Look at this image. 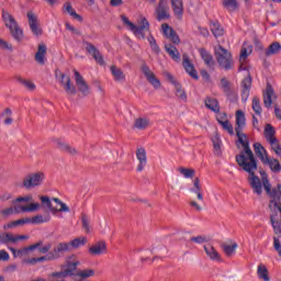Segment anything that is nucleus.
<instances>
[{
    "label": "nucleus",
    "instance_id": "obj_49",
    "mask_svg": "<svg viewBox=\"0 0 281 281\" xmlns=\"http://www.w3.org/2000/svg\"><path fill=\"white\" fill-rule=\"evenodd\" d=\"M257 274L259 276V278L261 280H265V281H269V270L267 269L266 266H258V270H257Z\"/></svg>",
    "mask_w": 281,
    "mask_h": 281
},
{
    "label": "nucleus",
    "instance_id": "obj_17",
    "mask_svg": "<svg viewBox=\"0 0 281 281\" xmlns=\"http://www.w3.org/2000/svg\"><path fill=\"white\" fill-rule=\"evenodd\" d=\"M136 159H138L137 172H143L144 168H146V164H148V157L146 156V149L140 147L136 150Z\"/></svg>",
    "mask_w": 281,
    "mask_h": 281
},
{
    "label": "nucleus",
    "instance_id": "obj_53",
    "mask_svg": "<svg viewBox=\"0 0 281 281\" xmlns=\"http://www.w3.org/2000/svg\"><path fill=\"white\" fill-rule=\"evenodd\" d=\"M218 124H221L222 128H224V131H227V133H229V135H234V126H232V123H229V121H222L221 119H217Z\"/></svg>",
    "mask_w": 281,
    "mask_h": 281
},
{
    "label": "nucleus",
    "instance_id": "obj_37",
    "mask_svg": "<svg viewBox=\"0 0 281 281\" xmlns=\"http://www.w3.org/2000/svg\"><path fill=\"white\" fill-rule=\"evenodd\" d=\"M200 55L206 66L214 67V56L210 52L205 50V48H200Z\"/></svg>",
    "mask_w": 281,
    "mask_h": 281
},
{
    "label": "nucleus",
    "instance_id": "obj_42",
    "mask_svg": "<svg viewBox=\"0 0 281 281\" xmlns=\"http://www.w3.org/2000/svg\"><path fill=\"white\" fill-rule=\"evenodd\" d=\"M70 251L74 249H78L80 247H83V245H87V237L81 236L72 239L70 243Z\"/></svg>",
    "mask_w": 281,
    "mask_h": 281
},
{
    "label": "nucleus",
    "instance_id": "obj_61",
    "mask_svg": "<svg viewBox=\"0 0 281 281\" xmlns=\"http://www.w3.org/2000/svg\"><path fill=\"white\" fill-rule=\"evenodd\" d=\"M249 54H251V50H249V53H248L247 48H241L240 56H239L240 63H245V60H247V57L249 56Z\"/></svg>",
    "mask_w": 281,
    "mask_h": 281
},
{
    "label": "nucleus",
    "instance_id": "obj_9",
    "mask_svg": "<svg viewBox=\"0 0 281 281\" xmlns=\"http://www.w3.org/2000/svg\"><path fill=\"white\" fill-rule=\"evenodd\" d=\"M41 207L38 203H31L29 206H18V207H8L2 210V216L7 218V216H12V214H19V212H36Z\"/></svg>",
    "mask_w": 281,
    "mask_h": 281
},
{
    "label": "nucleus",
    "instance_id": "obj_15",
    "mask_svg": "<svg viewBox=\"0 0 281 281\" xmlns=\"http://www.w3.org/2000/svg\"><path fill=\"white\" fill-rule=\"evenodd\" d=\"M157 21H164L165 19H170L168 13V0H160L158 7L156 8Z\"/></svg>",
    "mask_w": 281,
    "mask_h": 281
},
{
    "label": "nucleus",
    "instance_id": "obj_58",
    "mask_svg": "<svg viewBox=\"0 0 281 281\" xmlns=\"http://www.w3.org/2000/svg\"><path fill=\"white\" fill-rule=\"evenodd\" d=\"M191 243H195L196 245H203V243H207V238L205 236H196V237H191Z\"/></svg>",
    "mask_w": 281,
    "mask_h": 281
},
{
    "label": "nucleus",
    "instance_id": "obj_51",
    "mask_svg": "<svg viewBox=\"0 0 281 281\" xmlns=\"http://www.w3.org/2000/svg\"><path fill=\"white\" fill-rule=\"evenodd\" d=\"M252 111H255L256 115H262V106L258 97L252 98Z\"/></svg>",
    "mask_w": 281,
    "mask_h": 281
},
{
    "label": "nucleus",
    "instance_id": "obj_41",
    "mask_svg": "<svg viewBox=\"0 0 281 281\" xmlns=\"http://www.w3.org/2000/svg\"><path fill=\"white\" fill-rule=\"evenodd\" d=\"M212 142L214 147V155H216V157H221V155H223V151L221 150V146H223V142H221V137L218 136V134H215L212 137Z\"/></svg>",
    "mask_w": 281,
    "mask_h": 281
},
{
    "label": "nucleus",
    "instance_id": "obj_60",
    "mask_svg": "<svg viewBox=\"0 0 281 281\" xmlns=\"http://www.w3.org/2000/svg\"><path fill=\"white\" fill-rule=\"evenodd\" d=\"M273 247L281 258V243L278 237H273Z\"/></svg>",
    "mask_w": 281,
    "mask_h": 281
},
{
    "label": "nucleus",
    "instance_id": "obj_12",
    "mask_svg": "<svg viewBox=\"0 0 281 281\" xmlns=\"http://www.w3.org/2000/svg\"><path fill=\"white\" fill-rule=\"evenodd\" d=\"M53 143L55 144L56 148H58V150H61V153H67L68 155H71L72 157H76V155H78V149H76L71 145L65 143L60 138H53Z\"/></svg>",
    "mask_w": 281,
    "mask_h": 281
},
{
    "label": "nucleus",
    "instance_id": "obj_11",
    "mask_svg": "<svg viewBox=\"0 0 281 281\" xmlns=\"http://www.w3.org/2000/svg\"><path fill=\"white\" fill-rule=\"evenodd\" d=\"M26 16L32 34H34V36H43V29L41 27V24H38V16L32 11L27 12Z\"/></svg>",
    "mask_w": 281,
    "mask_h": 281
},
{
    "label": "nucleus",
    "instance_id": "obj_56",
    "mask_svg": "<svg viewBox=\"0 0 281 281\" xmlns=\"http://www.w3.org/2000/svg\"><path fill=\"white\" fill-rule=\"evenodd\" d=\"M45 260H58V256H54V254L50 251L46 256L37 258V262H45Z\"/></svg>",
    "mask_w": 281,
    "mask_h": 281
},
{
    "label": "nucleus",
    "instance_id": "obj_3",
    "mask_svg": "<svg viewBox=\"0 0 281 281\" xmlns=\"http://www.w3.org/2000/svg\"><path fill=\"white\" fill-rule=\"evenodd\" d=\"M121 20L123 21L124 25H127L128 30L133 32V34L144 41L146 38V33L150 32V23L146 18H140L138 26L135 25L126 15H121Z\"/></svg>",
    "mask_w": 281,
    "mask_h": 281
},
{
    "label": "nucleus",
    "instance_id": "obj_20",
    "mask_svg": "<svg viewBox=\"0 0 281 281\" xmlns=\"http://www.w3.org/2000/svg\"><path fill=\"white\" fill-rule=\"evenodd\" d=\"M182 58V66L186 69L187 74H189V76H191L193 80H199V74L196 72V69H194V65L190 63V58L188 57V55H183Z\"/></svg>",
    "mask_w": 281,
    "mask_h": 281
},
{
    "label": "nucleus",
    "instance_id": "obj_40",
    "mask_svg": "<svg viewBox=\"0 0 281 281\" xmlns=\"http://www.w3.org/2000/svg\"><path fill=\"white\" fill-rule=\"evenodd\" d=\"M263 135L268 143L278 139L276 137V128H273L271 124L266 125Z\"/></svg>",
    "mask_w": 281,
    "mask_h": 281
},
{
    "label": "nucleus",
    "instance_id": "obj_6",
    "mask_svg": "<svg viewBox=\"0 0 281 281\" xmlns=\"http://www.w3.org/2000/svg\"><path fill=\"white\" fill-rule=\"evenodd\" d=\"M44 181H45V172L35 171L25 176V178L22 181V186L26 190H32V188H38L43 186Z\"/></svg>",
    "mask_w": 281,
    "mask_h": 281
},
{
    "label": "nucleus",
    "instance_id": "obj_25",
    "mask_svg": "<svg viewBox=\"0 0 281 281\" xmlns=\"http://www.w3.org/2000/svg\"><path fill=\"white\" fill-rule=\"evenodd\" d=\"M150 126V119L148 117H137L134 120L133 128L136 131H146Z\"/></svg>",
    "mask_w": 281,
    "mask_h": 281
},
{
    "label": "nucleus",
    "instance_id": "obj_5",
    "mask_svg": "<svg viewBox=\"0 0 281 281\" xmlns=\"http://www.w3.org/2000/svg\"><path fill=\"white\" fill-rule=\"evenodd\" d=\"M2 19L4 21L5 27H8L11 32V36L15 41H22L23 40V30L19 27V23H16V20L12 14H10L8 11H2Z\"/></svg>",
    "mask_w": 281,
    "mask_h": 281
},
{
    "label": "nucleus",
    "instance_id": "obj_44",
    "mask_svg": "<svg viewBox=\"0 0 281 281\" xmlns=\"http://www.w3.org/2000/svg\"><path fill=\"white\" fill-rule=\"evenodd\" d=\"M222 249L228 258H232V256L236 254V249H238V244L236 243H234L233 245L224 244L222 245Z\"/></svg>",
    "mask_w": 281,
    "mask_h": 281
},
{
    "label": "nucleus",
    "instance_id": "obj_33",
    "mask_svg": "<svg viewBox=\"0 0 281 281\" xmlns=\"http://www.w3.org/2000/svg\"><path fill=\"white\" fill-rule=\"evenodd\" d=\"M171 7L173 10V14L181 19L183 16V0H171Z\"/></svg>",
    "mask_w": 281,
    "mask_h": 281
},
{
    "label": "nucleus",
    "instance_id": "obj_64",
    "mask_svg": "<svg viewBox=\"0 0 281 281\" xmlns=\"http://www.w3.org/2000/svg\"><path fill=\"white\" fill-rule=\"evenodd\" d=\"M10 199H12V193L10 192H3L0 194V201L2 202L10 201Z\"/></svg>",
    "mask_w": 281,
    "mask_h": 281
},
{
    "label": "nucleus",
    "instance_id": "obj_43",
    "mask_svg": "<svg viewBox=\"0 0 281 281\" xmlns=\"http://www.w3.org/2000/svg\"><path fill=\"white\" fill-rule=\"evenodd\" d=\"M281 50V45L279 42H274L269 45V47L265 50L266 56H276Z\"/></svg>",
    "mask_w": 281,
    "mask_h": 281
},
{
    "label": "nucleus",
    "instance_id": "obj_62",
    "mask_svg": "<svg viewBox=\"0 0 281 281\" xmlns=\"http://www.w3.org/2000/svg\"><path fill=\"white\" fill-rule=\"evenodd\" d=\"M10 260V254L5 250H0V262H8Z\"/></svg>",
    "mask_w": 281,
    "mask_h": 281
},
{
    "label": "nucleus",
    "instance_id": "obj_29",
    "mask_svg": "<svg viewBox=\"0 0 281 281\" xmlns=\"http://www.w3.org/2000/svg\"><path fill=\"white\" fill-rule=\"evenodd\" d=\"M165 49L167 54L175 60L176 63H179L181 60V54L179 53V49L175 47L172 44H166Z\"/></svg>",
    "mask_w": 281,
    "mask_h": 281
},
{
    "label": "nucleus",
    "instance_id": "obj_52",
    "mask_svg": "<svg viewBox=\"0 0 281 281\" xmlns=\"http://www.w3.org/2000/svg\"><path fill=\"white\" fill-rule=\"evenodd\" d=\"M178 172H180V175H183V177L186 179H192V177H194L196 171H194V169H188L186 167H179Z\"/></svg>",
    "mask_w": 281,
    "mask_h": 281
},
{
    "label": "nucleus",
    "instance_id": "obj_10",
    "mask_svg": "<svg viewBox=\"0 0 281 281\" xmlns=\"http://www.w3.org/2000/svg\"><path fill=\"white\" fill-rule=\"evenodd\" d=\"M140 70L144 74L147 81L154 87V89H161V81L157 78L155 72L150 70V67H148V65L143 64Z\"/></svg>",
    "mask_w": 281,
    "mask_h": 281
},
{
    "label": "nucleus",
    "instance_id": "obj_45",
    "mask_svg": "<svg viewBox=\"0 0 281 281\" xmlns=\"http://www.w3.org/2000/svg\"><path fill=\"white\" fill-rule=\"evenodd\" d=\"M77 278H81V280H87L88 278H93L95 276V270L93 269H83L79 270L76 273Z\"/></svg>",
    "mask_w": 281,
    "mask_h": 281
},
{
    "label": "nucleus",
    "instance_id": "obj_2",
    "mask_svg": "<svg viewBox=\"0 0 281 281\" xmlns=\"http://www.w3.org/2000/svg\"><path fill=\"white\" fill-rule=\"evenodd\" d=\"M248 183L255 194L258 196H262V187L266 190V194L271 196V199H278V189H271V182H269V178H267V173H261V180L256 172L248 173Z\"/></svg>",
    "mask_w": 281,
    "mask_h": 281
},
{
    "label": "nucleus",
    "instance_id": "obj_35",
    "mask_svg": "<svg viewBox=\"0 0 281 281\" xmlns=\"http://www.w3.org/2000/svg\"><path fill=\"white\" fill-rule=\"evenodd\" d=\"M265 166H269L270 170H272V172H280L281 170V165H280V160L276 159V158H267L266 161L262 162Z\"/></svg>",
    "mask_w": 281,
    "mask_h": 281
},
{
    "label": "nucleus",
    "instance_id": "obj_24",
    "mask_svg": "<svg viewBox=\"0 0 281 281\" xmlns=\"http://www.w3.org/2000/svg\"><path fill=\"white\" fill-rule=\"evenodd\" d=\"M273 95H276L273 87H271V85H268L266 91L263 92V105L266 106V109H271V104H273Z\"/></svg>",
    "mask_w": 281,
    "mask_h": 281
},
{
    "label": "nucleus",
    "instance_id": "obj_39",
    "mask_svg": "<svg viewBox=\"0 0 281 281\" xmlns=\"http://www.w3.org/2000/svg\"><path fill=\"white\" fill-rule=\"evenodd\" d=\"M43 245V241H38L36 244H33L29 247H24L18 250V256L19 258H23V256H27V254H30V251H34V249H38V247H41Z\"/></svg>",
    "mask_w": 281,
    "mask_h": 281
},
{
    "label": "nucleus",
    "instance_id": "obj_55",
    "mask_svg": "<svg viewBox=\"0 0 281 281\" xmlns=\"http://www.w3.org/2000/svg\"><path fill=\"white\" fill-rule=\"evenodd\" d=\"M50 277L56 278L55 280H65V278H69L66 270H64V268H61V271L53 272Z\"/></svg>",
    "mask_w": 281,
    "mask_h": 281
},
{
    "label": "nucleus",
    "instance_id": "obj_19",
    "mask_svg": "<svg viewBox=\"0 0 281 281\" xmlns=\"http://www.w3.org/2000/svg\"><path fill=\"white\" fill-rule=\"evenodd\" d=\"M221 87L228 100H236V92L232 89V83L227 78L224 77L221 79Z\"/></svg>",
    "mask_w": 281,
    "mask_h": 281
},
{
    "label": "nucleus",
    "instance_id": "obj_32",
    "mask_svg": "<svg viewBox=\"0 0 281 281\" xmlns=\"http://www.w3.org/2000/svg\"><path fill=\"white\" fill-rule=\"evenodd\" d=\"M64 251H71V246L69 243H59L52 251L53 256H57L60 258V254H64Z\"/></svg>",
    "mask_w": 281,
    "mask_h": 281
},
{
    "label": "nucleus",
    "instance_id": "obj_26",
    "mask_svg": "<svg viewBox=\"0 0 281 281\" xmlns=\"http://www.w3.org/2000/svg\"><path fill=\"white\" fill-rule=\"evenodd\" d=\"M89 254L91 256H101V254H106V243L99 241L89 248Z\"/></svg>",
    "mask_w": 281,
    "mask_h": 281
},
{
    "label": "nucleus",
    "instance_id": "obj_22",
    "mask_svg": "<svg viewBox=\"0 0 281 281\" xmlns=\"http://www.w3.org/2000/svg\"><path fill=\"white\" fill-rule=\"evenodd\" d=\"M204 251L207 258H210V260H213V262H223V259L221 258V254H218V251L216 250V248H214V246L210 244L205 245Z\"/></svg>",
    "mask_w": 281,
    "mask_h": 281
},
{
    "label": "nucleus",
    "instance_id": "obj_1",
    "mask_svg": "<svg viewBox=\"0 0 281 281\" xmlns=\"http://www.w3.org/2000/svg\"><path fill=\"white\" fill-rule=\"evenodd\" d=\"M239 144L243 146V150L239 155L236 156V161L238 166L245 171L251 173L258 170V162L256 161V156H254V151L251 147H249V139L239 140Z\"/></svg>",
    "mask_w": 281,
    "mask_h": 281
},
{
    "label": "nucleus",
    "instance_id": "obj_4",
    "mask_svg": "<svg viewBox=\"0 0 281 281\" xmlns=\"http://www.w3.org/2000/svg\"><path fill=\"white\" fill-rule=\"evenodd\" d=\"M215 58L220 67L225 69V71L233 69L234 58L232 57V53H229V50L225 49L223 46L217 45L215 47Z\"/></svg>",
    "mask_w": 281,
    "mask_h": 281
},
{
    "label": "nucleus",
    "instance_id": "obj_16",
    "mask_svg": "<svg viewBox=\"0 0 281 281\" xmlns=\"http://www.w3.org/2000/svg\"><path fill=\"white\" fill-rule=\"evenodd\" d=\"M80 265V261L76 260V255H72L67 258L66 265L63 266L64 270L66 271L68 277L74 276V272L76 269H78V266Z\"/></svg>",
    "mask_w": 281,
    "mask_h": 281
},
{
    "label": "nucleus",
    "instance_id": "obj_36",
    "mask_svg": "<svg viewBox=\"0 0 281 281\" xmlns=\"http://www.w3.org/2000/svg\"><path fill=\"white\" fill-rule=\"evenodd\" d=\"M210 29L215 38H218V36H223V34H225L223 26H221V24L216 21H211Z\"/></svg>",
    "mask_w": 281,
    "mask_h": 281
},
{
    "label": "nucleus",
    "instance_id": "obj_31",
    "mask_svg": "<svg viewBox=\"0 0 281 281\" xmlns=\"http://www.w3.org/2000/svg\"><path fill=\"white\" fill-rule=\"evenodd\" d=\"M110 71L115 82H125L126 75H124V71H122L121 68H119L117 66H111Z\"/></svg>",
    "mask_w": 281,
    "mask_h": 281
},
{
    "label": "nucleus",
    "instance_id": "obj_57",
    "mask_svg": "<svg viewBox=\"0 0 281 281\" xmlns=\"http://www.w3.org/2000/svg\"><path fill=\"white\" fill-rule=\"evenodd\" d=\"M81 223L83 229L87 232V234H89V232H91V227L89 226V217H87V215H82Z\"/></svg>",
    "mask_w": 281,
    "mask_h": 281
},
{
    "label": "nucleus",
    "instance_id": "obj_59",
    "mask_svg": "<svg viewBox=\"0 0 281 281\" xmlns=\"http://www.w3.org/2000/svg\"><path fill=\"white\" fill-rule=\"evenodd\" d=\"M33 201L32 195L19 196L14 200V203H30Z\"/></svg>",
    "mask_w": 281,
    "mask_h": 281
},
{
    "label": "nucleus",
    "instance_id": "obj_30",
    "mask_svg": "<svg viewBox=\"0 0 281 281\" xmlns=\"http://www.w3.org/2000/svg\"><path fill=\"white\" fill-rule=\"evenodd\" d=\"M63 12H67V14H69L70 16H72V19H75L76 21H80L82 22V15L78 14L76 12V9H74V7L71 5V2H66L63 5Z\"/></svg>",
    "mask_w": 281,
    "mask_h": 281
},
{
    "label": "nucleus",
    "instance_id": "obj_38",
    "mask_svg": "<svg viewBox=\"0 0 281 281\" xmlns=\"http://www.w3.org/2000/svg\"><path fill=\"white\" fill-rule=\"evenodd\" d=\"M52 221V215L46 213L45 215H35L31 218L33 225H42V223H49Z\"/></svg>",
    "mask_w": 281,
    "mask_h": 281
},
{
    "label": "nucleus",
    "instance_id": "obj_54",
    "mask_svg": "<svg viewBox=\"0 0 281 281\" xmlns=\"http://www.w3.org/2000/svg\"><path fill=\"white\" fill-rule=\"evenodd\" d=\"M271 149L276 153V155H278V157L281 156V146L280 143L278 142V138L274 140H271L270 143Z\"/></svg>",
    "mask_w": 281,
    "mask_h": 281
},
{
    "label": "nucleus",
    "instance_id": "obj_8",
    "mask_svg": "<svg viewBox=\"0 0 281 281\" xmlns=\"http://www.w3.org/2000/svg\"><path fill=\"white\" fill-rule=\"evenodd\" d=\"M245 126H247V119L245 117V112H243V110H237L235 133L237 135L238 142L247 140V135L243 133V128H245Z\"/></svg>",
    "mask_w": 281,
    "mask_h": 281
},
{
    "label": "nucleus",
    "instance_id": "obj_46",
    "mask_svg": "<svg viewBox=\"0 0 281 281\" xmlns=\"http://www.w3.org/2000/svg\"><path fill=\"white\" fill-rule=\"evenodd\" d=\"M42 204L44 205V207H47L52 214H57L58 213V209L52 206V200H49V196L47 195H42L41 198Z\"/></svg>",
    "mask_w": 281,
    "mask_h": 281
},
{
    "label": "nucleus",
    "instance_id": "obj_18",
    "mask_svg": "<svg viewBox=\"0 0 281 281\" xmlns=\"http://www.w3.org/2000/svg\"><path fill=\"white\" fill-rule=\"evenodd\" d=\"M86 50L88 52V54H91L92 58H94V60L99 65H104V57H102V54L100 53V50H98L95 45L87 42L86 43Z\"/></svg>",
    "mask_w": 281,
    "mask_h": 281
},
{
    "label": "nucleus",
    "instance_id": "obj_28",
    "mask_svg": "<svg viewBox=\"0 0 281 281\" xmlns=\"http://www.w3.org/2000/svg\"><path fill=\"white\" fill-rule=\"evenodd\" d=\"M193 194H196L198 201H201L203 203V187H201V180L199 178H195L193 180V188L190 190Z\"/></svg>",
    "mask_w": 281,
    "mask_h": 281
},
{
    "label": "nucleus",
    "instance_id": "obj_27",
    "mask_svg": "<svg viewBox=\"0 0 281 281\" xmlns=\"http://www.w3.org/2000/svg\"><path fill=\"white\" fill-rule=\"evenodd\" d=\"M254 148H255V154L260 159L261 164H263V161H267L269 155L267 154V149H265L262 144L255 143Z\"/></svg>",
    "mask_w": 281,
    "mask_h": 281
},
{
    "label": "nucleus",
    "instance_id": "obj_47",
    "mask_svg": "<svg viewBox=\"0 0 281 281\" xmlns=\"http://www.w3.org/2000/svg\"><path fill=\"white\" fill-rule=\"evenodd\" d=\"M14 244V234L12 233H0V245Z\"/></svg>",
    "mask_w": 281,
    "mask_h": 281
},
{
    "label": "nucleus",
    "instance_id": "obj_7",
    "mask_svg": "<svg viewBox=\"0 0 281 281\" xmlns=\"http://www.w3.org/2000/svg\"><path fill=\"white\" fill-rule=\"evenodd\" d=\"M55 77L57 82L61 85L64 91L67 93V95H76L78 93V90H76V86L71 83V77L69 75H66L65 72H61L60 70L55 71Z\"/></svg>",
    "mask_w": 281,
    "mask_h": 281
},
{
    "label": "nucleus",
    "instance_id": "obj_14",
    "mask_svg": "<svg viewBox=\"0 0 281 281\" xmlns=\"http://www.w3.org/2000/svg\"><path fill=\"white\" fill-rule=\"evenodd\" d=\"M74 74H75V81L80 93H82V95H89L90 93L89 85H87V81L85 80L82 75H80L78 70H74Z\"/></svg>",
    "mask_w": 281,
    "mask_h": 281
},
{
    "label": "nucleus",
    "instance_id": "obj_13",
    "mask_svg": "<svg viewBox=\"0 0 281 281\" xmlns=\"http://www.w3.org/2000/svg\"><path fill=\"white\" fill-rule=\"evenodd\" d=\"M161 29L166 38H168L171 43H173V45H179V43H181L179 35L177 34V32H175L172 27H170V25H168L167 23H164L161 25Z\"/></svg>",
    "mask_w": 281,
    "mask_h": 281
},
{
    "label": "nucleus",
    "instance_id": "obj_48",
    "mask_svg": "<svg viewBox=\"0 0 281 281\" xmlns=\"http://www.w3.org/2000/svg\"><path fill=\"white\" fill-rule=\"evenodd\" d=\"M223 7L228 10V12H236V10H238V2L236 0H223Z\"/></svg>",
    "mask_w": 281,
    "mask_h": 281
},
{
    "label": "nucleus",
    "instance_id": "obj_50",
    "mask_svg": "<svg viewBox=\"0 0 281 281\" xmlns=\"http://www.w3.org/2000/svg\"><path fill=\"white\" fill-rule=\"evenodd\" d=\"M175 89H176V95H177V98H179L180 100H182V102H187V100H188V94H186V90H183V88H181V85L176 83V85H175Z\"/></svg>",
    "mask_w": 281,
    "mask_h": 281
},
{
    "label": "nucleus",
    "instance_id": "obj_63",
    "mask_svg": "<svg viewBox=\"0 0 281 281\" xmlns=\"http://www.w3.org/2000/svg\"><path fill=\"white\" fill-rule=\"evenodd\" d=\"M37 249H40V254H48L49 249H52V244H45L42 247H37Z\"/></svg>",
    "mask_w": 281,
    "mask_h": 281
},
{
    "label": "nucleus",
    "instance_id": "obj_23",
    "mask_svg": "<svg viewBox=\"0 0 281 281\" xmlns=\"http://www.w3.org/2000/svg\"><path fill=\"white\" fill-rule=\"evenodd\" d=\"M45 56H47V45L45 43H41L37 46V52L35 54V60L38 65H45Z\"/></svg>",
    "mask_w": 281,
    "mask_h": 281
},
{
    "label": "nucleus",
    "instance_id": "obj_34",
    "mask_svg": "<svg viewBox=\"0 0 281 281\" xmlns=\"http://www.w3.org/2000/svg\"><path fill=\"white\" fill-rule=\"evenodd\" d=\"M204 104L206 109H210V111H213V113H218L221 111V106L218 105V100L214 98H206L204 101Z\"/></svg>",
    "mask_w": 281,
    "mask_h": 281
},
{
    "label": "nucleus",
    "instance_id": "obj_21",
    "mask_svg": "<svg viewBox=\"0 0 281 281\" xmlns=\"http://www.w3.org/2000/svg\"><path fill=\"white\" fill-rule=\"evenodd\" d=\"M251 91V77L248 76L241 81V100L247 102L249 100V93Z\"/></svg>",
    "mask_w": 281,
    "mask_h": 281
}]
</instances>
